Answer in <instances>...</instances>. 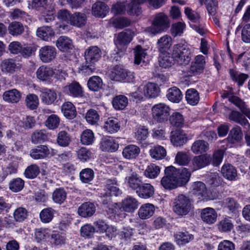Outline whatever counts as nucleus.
Returning a JSON list of instances; mask_svg holds the SVG:
<instances>
[{"label": "nucleus", "instance_id": "nucleus-47", "mask_svg": "<svg viewBox=\"0 0 250 250\" xmlns=\"http://www.w3.org/2000/svg\"><path fill=\"white\" fill-rule=\"evenodd\" d=\"M103 81L97 76H94L89 78L87 82L88 88L93 91H98L102 88Z\"/></svg>", "mask_w": 250, "mask_h": 250}, {"label": "nucleus", "instance_id": "nucleus-63", "mask_svg": "<svg viewBox=\"0 0 250 250\" xmlns=\"http://www.w3.org/2000/svg\"><path fill=\"white\" fill-rule=\"evenodd\" d=\"M54 211L51 208L42 209L40 214L41 221L45 223L50 222L54 217Z\"/></svg>", "mask_w": 250, "mask_h": 250}, {"label": "nucleus", "instance_id": "nucleus-36", "mask_svg": "<svg viewBox=\"0 0 250 250\" xmlns=\"http://www.w3.org/2000/svg\"><path fill=\"white\" fill-rule=\"evenodd\" d=\"M8 31L11 35L17 37L21 36L24 32L25 26L20 22L13 21L9 24Z\"/></svg>", "mask_w": 250, "mask_h": 250}, {"label": "nucleus", "instance_id": "nucleus-15", "mask_svg": "<svg viewBox=\"0 0 250 250\" xmlns=\"http://www.w3.org/2000/svg\"><path fill=\"white\" fill-rule=\"evenodd\" d=\"M205 63L204 56L202 55L196 56L194 61L191 62L189 69V73L193 75L200 74L203 72Z\"/></svg>", "mask_w": 250, "mask_h": 250}, {"label": "nucleus", "instance_id": "nucleus-62", "mask_svg": "<svg viewBox=\"0 0 250 250\" xmlns=\"http://www.w3.org/2000/svg\"><path fill=\"white\" fill-rule=\"evenodd\" d=\"M160 168L155 164H151L147 166L145 171V176L149 178H155L159 174Z\"/></svg>", "mask_w": 250, "mask_h": 250}, {"label": "nucleus", "instance_id": "nucleus-57", "mask_svg": "<svg viewBox=\"0 0 250 250\" xmlns=\"http://www.w3.org/2000/svg\"><path fill=\"white\" fill-rule=\"evenodd\" d=\"M94 172L93 170L89 168L83 169L80 173V178L83 183H90L94 178Z\"/></svg>", "mask_w": 250, "mask_h": 250}, {"label": "nucleus", "instance_id": "nucleus-33", "mask_svg": "<svg viewBox=\"0 0 250 250\" xmlns=\"http://www.w3.org/2000/svg\"><path fill=\"white\" fill-rule=\"evenodd\" d=\"M155 208L153 205L147 203L143 205L139 209L138 215L140 218L146 219L150 218L154 213Z\"/></svg>", "mask_w": 250, "mask_h": 250}, {"label": "nucleus", "instance_id": "nucleus-13", "mask_svg": "<svg viewBox=\"0 0 250 250\" xmlns=\"http://www.w3.org/2000/svg\"><path fill=\"white\" fill-rule=\"evenodd\" d=\"M56 49L52 46L46 45L42 47L39 50L40 59L44 63L52 62L56 58Z\"/></svg>", "mask_w": 250, "mask_h": 250}, {"label": "nucleus", "instance_id": "nucleus-23", "mask_svg": "<svg viewBox=\"0 0 250 250\" xmlns=\"http://www.w3.org/2000/svg\"><path fill=\"white\" fill-rule=\"evenodd\" d=\"M42 101L47 105L55 104L57 101V95L56 91L53 89H45L40 95Z\"/></svg>", "mask_w": 250, "mask_h": 250}, {"label": "nucleus", "instance_id": "nucleus-5", "mask_svg": "<svg viewBox=\"0 0 250 250\" xmlns=\"http://www.w3.org/2000/svg\"><path fill=\"white\" fill-rule=\"evenodd\" d=\"M109 77L113 81H121L125 80L128 82L131 81L134 77L130 74V72H128L122 66L118 65L111 69L109 73Z\"/></svg>", "mask_w": 250, "mask_h": 250}, {"label": "nucleus", "instance_id": "nucleus-1", "mask_svg": "<svg viewBox=\"0 0 250 250\" xmlns=\"http://www.w3.org/2000/svg\"><path fill=\"white\" fill-rule=\"evenodd\" d=\"M192 207L191 200L184 194H180L175 198L173 202V211L178 215L188 214Z\"/></svg>", "mask_w": 250, "mask_h": 250}, {"label": "nucleus", "instance_id": "nucleus-60", "mask_svg": "<svg viewBox=\"0 0 250 250\" xmlns=\"http://www.w3.org/2000/svg\"><path fill=\"white\" fill-rule=\"evenodd\" d=\"M25 103L28 108L31 110L36 109L39 105V98L34 94H28L25 98Z\"/></svg>", "mask_w": 250, "mask_h": 250}, {"label": "nucleus", "instance_id": "nucleus-64", "mask_svg": "<svg viewBox=\"0 0 250 250\" xmlns=\"http://www.w3.org/2000/svg\"><path fill=\"white\" fill-rule=\"evenodd\" d=\"M149 134L148 129L144 126L138 127L135 132V138L140 142L145 140Z\"/></svg>", "mask_w": 250, "mask_h": 250}, {"label": "nucleus", "instance_id": "nucleus-32", "mask_svg": "<svg viewBox=\"0 0 250 250\" xmlns=\"http://www.w3.org/2000/svg\"><path fill=\"white\" fill-rule=\"evenodd\" d=\"M221 172L223 176L228 180L234 181L236 180L237 170L234 167L230 164H224L221 168Z\"/></svg>", "mask_w": 250, "mask_h": 250}, {"label": "nucleus", "instance_id": "nucleus-52", "mask_svg": "<svg viewBox=\"0 0 250 250\" xmlns=\"http://www.w3.org/2000/svg\"><path fill=\"white\" fill-rule=\"evenodd\" d=\"M47 140V135L43 130H36L31 137V142L34 144L42 143Z\"/></svg>", "mask_w": 250, "mask_h": 250}, {"label": "nucleus", "instance_id": "nucleus-6", "mask_svg": "<svg viewBox=\"0 0 250 250\" xmlns=\"http://www.w3.org/2000/svg\"><path fill=\"white\" fill-rule=\"evenodd\" d=\"M223 110L225 112V114H229L228 118L230 121H233L239 124L247 129L250 128V124L249 123L248 120L240 112L235 110H231L226 106H224ZM226 116H227V115H226Z\"/></svg>", "mask_w": 250, "mask_h": 250}, {"label": "nucleus", "instance_id": "nucleus-39", "mask_svg": "<svg viewBox=\"0 0 250 250\" xmlns=\"http://www.w3.org/2000/svg\"><path fill=\"white\" fill-rule=\"evenodd\" d=\"M87 21V17L84 13L75 12L71 15L70 23L78 27L84 26Z\"/></svg>", "mask_w": 250, "mask_h": 250}, {"label": "nucleus", "instance_id": "nucleus-58", "mask_svg": "<svg viewBox=\"0 0 250 250\" xmlns=\"http://www.w3.org/2000/svg\"><path fill=\"white\" fill-rule=\"evenodd\" d=\"M46 126L49 129H55L57 128L60 124V119L58 115L52 114L48 116L45 121Z\"/></svg>", "mask_w": 250, "mask_h": 250}, {"label": "nucleus", "instance_id": "nucleus-46", "mask_svg": "<svg viewBox=\"0 0 250 250\" xmlns=\"http://www.w3.org/2000/svg\"><path fill=\"white\" fill-rule=\"evenodd\" d=\"M242 137V132L241 128L236 125L230 130L227 140L231 144H234L240 141Z\"/></svg>", "mask_w": 250, "mask_h": 250}, {"label": "nucleus", "instance_id": "nucleus-16", "mask_svg": "<svg viewBox=\"0 0 250 250\" xmlns=\"http://www.w3.org/2000/svg\"><path fill=\"white\" fill-rule=\"evenodd\" d=\"M191 193L198 197L206 198L207 196V189L206 185L202 182H194L190 187Z\"/></svg>", "mask_w": 250, "mask_h": 250}, {"label": "nucleus", "instance_id": "nucleus-48", "mask_svg": "<svg viewBox=\"0 0 250 250\" xmlns=\"http://www.w3.org/2000/svg\"><path fill=\"white\" fill-rule=\"evenodd\" d=\"M233 224L229 217H225L220 220L217 224L219 230L221 232H229L233 229Z\"/></svg>", "mask_w": 250, "mask_h": 250}, {"label": "nucleus", "instance_id": "nucleus-37", "mask_svg": "<svg viewBox=\"0 0 250 250\" xmlns=\"http://www.w3.org/2000/svg\"><path fill=\"white\" fill-rule=\"evenodd\" d=\"M174 57L167 52H161L158 58L159 64L160 67L168 68L171 66L174 62Z\"/></svg>", "mask_w": 250, "mask_h": 250}, {"label": "nucleus", "instance_id": "nucleus-59", "mask_svg": "<svg viewBox=\"0 0 250 250\" xmlns=\"http://www.w3.org/2000/svg\"><path fill=\"white\" fill-rule=\"evenodd\" d=\"M171 125L176 127H182L184 125L183 115L178 112L173 113L169 117Z\"/></svg>", "mask_w": 250, "mask_h": 250}, {"label": "nucleus", "instance_id": "nucleus-18", "mask_svg": "<svg viewBox=\"0 0 250 250\" xmlns=\"http://www.w3.org/2000/svg\"><path fill=\"white\" fill-rule=\"evenodd\" d=\"M201 217L204 222L208 224H212L216 222L217 214L214 208H206L202 209Z\"/></svg>", "mask_w": 250, "mask_h": 250}, {"label": "nucleus", "instance_id": "nucleus-30", "mask_svg": "<svg viewBox=\"0 0 250 250\" xmlns=\"http://www.w3.org/2000/svg\"><path fill=\"white\" fill-rule=\"evenodd\" d=\"M109 8L107 5L102 2L98 1L92 6V14L96 17H104L108 12Z\"/></svg>", "mask_w": 250, "mask_h": 250}, {"label": "nucleus", "instance_id": "nucleus-26", "mask_svg": "<svg viewBox=\"0 0 250 250\" xmlns=\"http://www.w3.org/2000/svg\"><path fill=\"white\" fill-rule=\"evenodd\" d=\"M56 45L62 52H68L73 48L72 40L66 36L59 37L56 41Z\"/></svg>", "mask_w": 250, "mask_h": 250}, {"label": "nucleus", "instance_id": "nucleus-8", "mask_svg": "<svg viewBox=\"0 0 250 250\" xmlns=\"http://www.w3.org/2000/svg\"><path fill=\"white\" fill-rule=\"evenodd\" d=\"M53 149L46 145H40L31 149L30 155L35 160L44 159L53 155Z\"/></svg>", "mask_w": 250, "mask_h": 250}, {"label": "nucleus", "instance_id": "nucleus-55", "mask_svg": "<svg viewBox=\"0 0 250 250\" xmlns=\"http://www.w3.org/2000/svg\"><path fill=\"white\" fill-rule=\"evenodd\" d=\"M71 141L70 134L66 131H61L59 132L57 142L59 145L62 146H68Z\"/></svg>", "mask_w": 250, "mask_h": 250}, {"label": "nucleus", "instance_id": "nucleus-17", "mask_svg": "<svg viewBox=\"0 0 250 250\" xmlns=\"http://www.w3.org/2000/svg\"><path fill=\"white\" fill-rule=\"evenodd\" d=\"M188 140L187 134L183 131L175 130L171 132L170 141L176 146H180L185 144Z\"/></svg>", "mask_w": 250, "mask_h": 250}, {"label": "nucleus", "instance_id": "nucleus-21", "mask_svg": "<svg viewBox=\"0 0 250 250\" xmlns=\"http://www.w3.org/2000/svg\"><path fill=\"white\" fill-rule=\"evenodd\" d=\"M64 90L70 96L74 97H82L83 95V88L80 83L74 81L64 87Z\"/></svg>", "mask_w": 250, "mask_h": 250}, {"label": "nucleus", "instance_id": "nucleus-41", "mask_svg": "<svg viewBox=\"0 0 250 250\" xmlns=\"http://www.w3.org/2000/svg\"><path fill=\"white\" fill-rule=\"evenodd\" d=\"M125 180L127 182L128 186L136 191L143 183L141 177L136 173H133L130 176L126 177Z\"/></svg>", "mask_w": 250, "mask_h": 250}, {"label": "nucleus", "instance_id": "nucleus-22", "mask_svg": "<svg viewBox=\"0 0 250 250\" xmlns=\"http://www.w3.org/2000/svg\"><path fill=\"white\" fill-rule=\"evenodd\" d=\"M61 110L64 116L69 120L74 119L77 115L75 105L70 102H64L62 105Z\"/></svg>", "mask_w": 250, "mask_h": 250}, {"label": "nucleus", "instance_id": "nucleus-49", "mask_svg": "<svg viewBox=\"0 0 250 250\" xmlns=\"http://www.w3.org/2000/svg\"><path fill=\"white\" fill-rule=\"evenodd\" d=\"M168 99L173 103H179L182 99L183 95L180 90L176 87L169 88L167 95Z\"/></svg>", "mask_w": 250, "mask_h": 250}, {"label": "nucleus", "instance_id": "nucleus-38", "mask_svg": "<svg viewBox=\"0 0 250 250\" xmlns=\"http://www.w3.org/2000/svg\"><path fill=\"white\" fill-rule=\"evenodd\" d=\"M104 192H107L111 196H117L122 194V191L119 189L117 182L115 179H108L106 181Z\"/></svg>", "mask_w": 250, "mask_h": 250}, {"label": "nucleus", "instance_id": "nucleus-51", "mask_svg": "<svg viewBox=\"0 0 250 250\" xmlns=\"http://www.w3.org/2000/svg\"><path fill=\"white\" fill-rule=\"evenodd\" d=\"M191 149L195 154L202 153L208 149V144L204 140H197L192 144Z\"/></svg>", "mask_w": 250, "mask_h": 250}, {"label": "nucleus", "instance_id": "nucleus-35", "mask_svg": "<svg viewBox=\"0 0 250 250\" xmlns=\"http://www.w3.org/2000/svg\"><path fill=\"white\" fill-rule=\"evenodd\" d=\"M229 101L238 107L241 111L250 119V109L247 107L244 102L235 96L229 97Z\"/></svg>", "mask_w": 250, "mask_h": 250}, {"label": "nucleus", "instance_id": "nucleus-61", "mask_svg": "<svg viewBox=\"0 0 250 250\" xmlns=\"http://www.w3.org/2000/svg\"><path fill=\"white\" fill-rule=\"evenodd\" d=\"M94 140V133L90 129L84 130L81 135V141L85 145H91Z\"/></svg>", "mask_w": 250, "mask_h": 250}, {"label": "nucleus", "instance_id": "nucleus-44", "mask_svg": "<svg viewBox=\"0 0 250 250\" xmlns=\"http://www.w3.org/2000/svg\"><path fill=\"white\" fill-rule=\"evenodd\" d=\"M229 73L231 80L237 83L239 86H242L249 77L247 74L240 73L232 68L229 69Z\"/></svg>", "mask_w": 250, "mask_h": 250}, {"label": "nucleus", "instance_id": "nucleus-50", "mask_svg": "<svg viewBox=\"0 0 250 250\" xmlns=\"http://www.w3.org/2000/svg\"><path fill=\"white\" fill-rule=\"evenodd\" d=\"M186 99L188 104L192 105H195L199 101V93L193 88L188 89L186 93Z\"/></svg>", "mask_w": 250, "mask_h": 250}, {"label": "nucleus", "instance_id": "nucleus-24", "mask_svg": "<svg viewBox=\"0 0 250 250\" xmlns=\"http://www.w3.org/2000/svg\"><path fill=\"white\" fill-rule=\"evenodd\" d=\"M136 192L140 197L148 199L153 195L154 188L150 184L143 183Z\"/></svg>", "mask_w": 250, "mask_h": 250}, {"label": "nucleus", "instance_id": "nucleus-43", "mask_svg": "<svg viewBox=\"0 0 250 250\" xmlns=\"http://www.w3.org/2000/svg\"><path fill=\"white\" fill-rule=\"evenodd\" d=\"M134 63L136 64H140L142 63L145 64L146 61L145 59L147 55L146 50L142 48V47L138 45L134 49Z\"/></svg>", "mask_w": 250, "mask_h": 250}, {"label": "nucleus", "instance_id": "nucleus-10", "mask_svg": "<svg viewBox=\"0 0 250 250\" xmlns=\"http://www.w3.org/2000/svg\"><path fill=\"white\" fill-rule=\"evenodd\" d=\"M133 36V32L129 30H125L115 35L114 43L118 48L126 46L131 42Z\"/></svg>", "mask_w": 250, "mask_h": 250}, {"label": "nucleus", "instance_id": "nucleus-29", "mask_svg": "<svg viewBox=\"0 0 250 250\" xmlns=\"http://www.w3.org/2000/svg\"><path fill=\"white\" fill-rule=\"evenodd\" d=\"M140 152V148L134 145H129L126 146L123 150V157L128 160L135 159Z\"/></svg>", "mask_w": 250, "mask_h": 250}, {"label": "nucleus", "instance_id": "nucleus-40", "mask_svg": "<svg viewBox=\"0 0 250 250\" xmlns=\"http://www.w3.org/2000/svg\"><path fill=\"white\" fill-rule=\"evenodd\" d=\"M157 44L160 52H167L171 46L172 38L169 35H164L158 40Z\"/></svg>", "mask_w": 250, "mask_h": 250}, {"label": "nucleus", "instance_id": "nucleus-19", "mask_svg": "<svg viewBox=\"0 0 250 250\" xmlns=\"http://www.w3.org/2000/svg\"><path fill=\"white\" fill-rule=\"evenodd\" d=\"M119 147V144L110 137L102 139L100 142V148L103 151H115Z\"/></svg>", "mask_w": 250, "mask_h": 250}, {"label": "nucleus", "instance_id": "nucleus-28", "mask_svg": "<svg viewBox=\"0 0 250 250\" xmlns=\"http://www.w3.org/2000/svg\"><path fill=\"white\" fill-rule=\"evenodd\" d=\"M37 35L43 41H49L54 36L55 32L50 26H44L38 28Z\"/></svg>", "mask_w": 250, "mask_h": 250}, {"label": "nucleus", "instance_id": "nucleus-3", "mask_svg": "<svg viewBox=\"0 0 250 250\" xmlns=\"http://www.w3.org/2000/svg\"><path fill=\"white\" fill-rule=\"evenodd\" d=\"M170 25L168 17L163 13L156 14L153 20L151 26L147 28L152 35L160 33L167 29Z\"/></svg>", "mask_w": 250, "mask_h": 250}, {"label": "nucleus", "instance_id": "nucleus-14", "mask_svg": "<svg viewBox=\"0 0 250 250\" xmlns=\"http://www.w3.org/2000/svg\"><path fill=\"white\" fill-rule=\"evenodd\" d=\"M102 56V51L97 46H92L85 50L84 57L88 63H95L97 62Z\"/></svg>", "mask_w": 250, "mask_h": 250}, {"label": "nucleus", "instance_id": "nucleus-11", "mask_svg": "<svg viewBox=\"0 0 250 250\" xmlns=\"http://www.w3.org/2000/svg\"><path fill=\"white\" fill-rule=\"evenodd\" d=\"M173 166L167 167L165 170V176L161 181V185L166 189H172L177 188L176 183L173 178Z\"/></svg>", "mask_w": 250, "mask_h": 250}, {"label": "nucleus", "instance_id": "nucleus-25", "mask_svg": "<svg viewBox=\"0 0 250 250\" xmlns=\"http://www.w3.org/2000/svg\"><path fill=\"white\" fill-rule=\"evenodd\" d=\"M160 93V88L155 83H148L144 87V95L147 98H156L159 95Z\"/></svg>", "mask_w": 250, "mask_h": 250}, {"label": "nucleus", "instance_id": "nucleus-9", "mask_svg": "<svg viewBox=\"0 0 250 250\" xmlns=\"http://www.w3.org/2000/svg\"><path fill=\"white\" fill-rule=\"evenodd\" d=\"M211 161V157L208 154L196 156L191 160L190 166V170L194 171L202 168L209 165Z\"/></svg>", "mask_w": 250, "mask_h": 250}, {"label": "nucleus", "instance_id": "nucleus-54", "mask_svg": "<svg viewBox=\"0 0 250 250\" xmlns=\"http://www.w3.org/2000/svg\"><path fill=\"white\" fill-rule=\"evenodd\" d=\"M128 104L127 98L124 95L116 96L112 101L113 107L116 109L122 110L124 109Z\"/></svg>", "mask_w": 250, "mask_h": 250}, {"label": "nucleus", "instance_id": "nucleus-2", "mask_svg": "<svg viewBox=\"0 0 250 250\" xmlns=\"http://www.w3.org/2000/svg\"><path fill=\"white\" fill-rule=\"evenodd\" d=\"M172 55L180 64H187L191 59L190 50L185 42H182L173 46Z\"/></svg>", "mask_w": 250, "mask_h": 250}, {"label": "nucleus", "instance_id": "nucleus-20", "mask_svg": "<svg viewBox=\"0 0 250 250\" xmlns=\"http://www.w3.org/2000/svg\"><path fill=\"white\" fill-rule=\"evenodd\" d=\"M96 211V207L93 203L89 202L82 204L78 208V213L83 217L92 216Z\"/></svg>", "mask_w": 250, "mask_h": 250}, {"label": "nucleus", "instance_id": "nucleus-53", "mask_svg": "<svg viewBox=\"0 0 250 250\" xmlns=\"http://www.w3.org/2000/svg\"><path fill=\"white\" fill-rule=\"evenodd\" d=\"M66 192L63 188H56L52 194L54 202L59 204L63 203L66 198Z\"/></svg>", "mask_w": 250, "mask_h": 250}, {"label": "nucleus", "instance_id": "nucleus-42", "mask_svg": "<svg viewBox=\"0 0 250 250\" xmlns=\"http://www.w3.org/2000/svg\"><path fill=\"white\" fill-rule=\"evenodd\" d=\"M174 236L175 241L179 245L188 243L194 238L193 235L187 231L178 232L174 235Z\"/></svg>", "mask_w": 250, "mask_h": 250}, {"label": "nucleus", "instance_id": "nucleus-4", "mask_svg": "<svg viewBox=\"0 0 250 250\" xmlns=\"http://www.w3.org/2000/svg\"><path fill=\"white\" fill-rule=\"evenodd\" d=\"M170 108L164 103L155 104L152 107V115L153 119L160 123L167 121L169 115Z\"/></svg>", "mask_w": 250, "mask_h": 250}, {"label": "nucleus", "instance_id": "nucleus-31", "mask_svg": "<svg viewBox=\"0 0 250 250\" xmlns=\"http://www.w3.org/2000/svg\"><path fill=\"white\" fill-rule=\"evenodd\" d=\"M138 206L137 200L131 196H127L122 202V208L125 211L127 212H133L137 208Z\"/></svg>", "mask_w": 250, "mask_h": 250}, {"label": "nucleus", "instance_id": "nucleus-34", "mask_svg": "<svg viewBox=\"0 0 250 250\" xmlns=\"http://www.w3.org/2000/svg\"><path fill=\"white\" fill-rule=\"evenodd\" d=\"M21 92L16 89L6 91L3 94V100L11 103H17L21 99Z\"/></svg>", "mask_w": 250, "mask_h": 250}, {"label": "nucleus", "instance_id": "nucleus-12", "mask_svg": "<svg viewBox=\"0 0 250 250\" xmlns=\"http://www.w3.org/2000/svg\"><path fill=\"white\" fill-rule=\"evenodd\" d=\"M1 71L6 74H13L20 69V64L12 58L2 60L0 64Z\"/></svg>", "mask_w": 250, "mask_h": 250}, {"label": "nucleus", "instance_id": "nucleus-27", "mask_svg": "<svg viewBox=\"0 0 250 250\" xmlns=\"http://www.w3.org/2000/svg\"><path fill=\"white\" fill-rule=\"evenodd\" d=\"M103 128L107 133L113 134L119 130L120 125L117 119L109 118L105 121Z\"/></svg>", "mask_w": 250, "mask_h": 250}, {"label": "nucleus", "instance_id": "nucleus-45", "mask_svg": "<svg viewBox=\"0 0 250 250\" xmlns=\"http://www.w3.org/2000/svg\"><path fill=\"white\" fill-rule=\"evenodd\" d=\"M36 74L39 79L46 81L53 76L54 72L51 68L42 65L38 68Z\"/></svg>", "mask_w": 250, "mask_h": 250}, {"label": "nucleus", "instance_id": "nucleus-7", "mask_svg": "<svg viewBox=\"0 0 250 250\" xmlns=\"http://www.w3.org/2000/svg\"><path fill=\"white\" fill-rule=\"evenodd\" d=\"M174 169L172 171L173 178L175 180L177 187L185 185L189 180L191 172L187 168Z\"/></svg>", "mask_w": 250, "mask_h": 250}, {"label": "nucleus", "instance_id": "nucleus-56", "mask_svg": "<svg viewBox=\"0 0 250 250\" xmlns=\"http://www.w3.org/2000/svg\"><path fill=\"white\" fill-rule=\"evenodd\" d=\"M151 156L156 160L162 159L166 156V150L164 147L157 146L153 147L150 150Z\"/></svg>", "mask_w": 250, "mask_h": 250}]
</instances>
